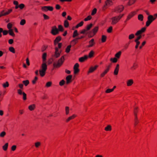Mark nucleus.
Returning a JSON list of instances; mask_svg holds the SVG:
<instances>
[{"label":"nucleus","instance_id":"nucleus-1","mask_svg":"<svg viewBox=\"0 0 157 157\" xmlns=\"http://www.w3.org/2000/svg\"><path fill=\"white\" fill-rule=\"evenodd\" d=\"M47 54L44 53L42 56L43 63L41 65V69H40V76L42 77L44 76L45 74V71L47 69V65L45 61H46Z\"/></svg>","mask_w":157,"mask_h":157},{"label":"nucleus","instance_id":"nucleus-2","mask_svg":"<svg viewBox=\"0 0 157 157\" xmlns=\"http://www.w3.org/2000/svg\"><path fill=\"white\" fill-rule=\"evenodd\" d=\"M64 60V57L62 56L59 59L57 63H54L53 66L55 67H60L63 63Z\"/></svg>","mask_w":157,"mask_h":157},{"label":"nucleus","instance_id":"nucleus-3","mask_svg":"<svg viewBox=\"0 0 157 157\" xmlns=\"http://www.w3.org/2000/svg\"><path fill=\"white\" fill-rule=\"evenodd\" d=\"M51 33L52 35H55L59 33V30L57 28L56 26H54L52 27V29Z\"/></svg>","mask_w":157,"mask_h":157},{"label":"nucleus","instance_id":"nucleus-4","mask_svg":"<svg viewBox=\"0 0 157 157\" xmlns=\"http://www.w3.org/2000/svg\"><path fill=\"white\" fill-rule=\"evenodd\" d=\"M152 18V15H149L147 17V20L146 24V26L147 27L153 21Z\"/></svg>","mask_w":157,"mask_h":157},{"label":"nucleus","instance_id":"nucleus-5","mask_svg":"<svg viewBox=\"0 0 157 157\" xmlns=\"http://www.w3.org/2000/svg\"><path fill=\"white\" fill-rule=\"evenodd\" d=\"M146 28L145 27L142 28L140 30H138L136 33L135 35L136 36H138L141 34L143 33H144L146 30Z\"/></svg>","mask_w":157,"mask_h":157},{"label":"nucleus","instance_id":"nucleus-6","mask_svg":"<svg viewBox=\"0 0 157 157\" xmlns=\"http://www.w3.org/2000/svg\"><path fill=\"white\" fill-rule=\"evenodd\" d=\"M124 9V7L122 5H120L117 7L115 10V11L117 13L121 12Z\"/></svg>","mask_w":157,"mask_h":157},{"label":"nucleus","instance_id":"nucleus-7","mask_svg":"<svg viewBox=\"0 0 157 157\" xmlns=\"http://www.w3.org/2000/svg\"><path fill=\"white\" fill-rule=\"evenodd\" d=\"M78 67H79V64L78 63H76L74 65V74H76L78 73L79 72V70L78 69Z\"/></svg>","mask_w":157,"mask_h":157},{"label":"nucleus","instance_id":"nucleus-8","mask_svg":"<svg viewBox=\"0 0 157 157\" xmlns=\"http://www.w3.org/2000/svg\"><path fill=\"white\" fill-rule=\"evenodd\" d=\"M60 52H59L58 49L56 47L55 48V52L54 55V57L57 58L59 57L60 55Z\"/></svg>","mask_w":157,"mask_h":157},{"label":"nucleus","instance_id":"nucleus-9","mask_svg":"<svg viewBox=\"0 0 157 157\" xmlns=\"http://www.w3.org/2000/svg\"><path fill=\"white\" fill-rule=\"evenodd\" d=\"M111 20H112V24L113 25L116 24L119 21L117 17H112Z\"/></svg>","mask_w":157,"mask_h":157},{"label":"nucleus","instance_id":"nucleus-10","mask_svg":"<svg viewBox=\"0 0 157 157\" xmlns=\"http://www.w3.org/2000/svg\"><path fill=\"white\" fill-rule=\"evenodd\" d=\"M119 65L118 64L116 65L114 71V75H116L118 74L119 70Z\"/></svg>","mask_w":157,"mask_h":157},{"label":"nucleus","instance_id":"nucleus-11","mask_svg":"<svg viewBox=\"0 0 157 157\" xmlns=\"http://www.w3.org/2000/svg\"><path fill=\"white\" fill-rule=\"evenodd\" d=\"M88 58V56L87 55H85L83 57L80 58L79 59V61L80 62H82L85 60L87 59Z\"/></svg>","mask_w":157,"mask_h":157},{"label":"nucleus","instance_id":"nucleus-12","mask_svg":"<svg viewBox=\"0 0 157 157\" xmlns=\"http://www.w3.org/2000/svg\"><path fill=\"white\" fill-rule=\"evenodd\" d=\"M98 67V65H95L94 67H91L89 71L88 72V73H92L93 72L94 70H95L96 68Z\"/></svg>","mask_w":157,"mask_h":157},{"label":"nucleus","instance_id":"nucleus-13","mask_svg":"<svg viewBox=\"0 0 157 157\" xmlns=\"http://www.w3.org/2000/svg\"><path fill=\"white\" fill-rule=\"evenodd\" d=\"M72 77V76L71 75H68L66 77V79L67 84H68L71 82Z\"/></svg>","mask_w":157,"mask_h":157},{"label":"nucleus","instance_id":"nucleus-14","mask_svg":"<svg viewBox=\"0 0 157 157\" xmlns=\"http://www.w3.org/2000/svg\"><path fill=\"white\" fill-rule=\"evenodd\" d=\"M61 37L60 36H58L56 37L54 41V44L55 45H56L61 40Z\"/></svg>","mask_w":157,"mask_h":157},{"label":"nucleus","instance_id":"nucleus-15","mask_svg":"<svg viewBox=\"0 0 157 157\" xmlns=\"http://www.w3.org/2000/svg\"><path fill=\"white\" fill-rule=\"evenodd\" d=\"M76 117L75 115L73 114L72 116L69 117L66 120V121L67 122H68L70 120L74 119Z\"/></svg>","mask_w":157,"mask_h":157},{"label":"nucleus","instance_id":"nucleus-16","mask_svg":"<svg viewBox=\"0 0 157 157\" xmlns=\"http://www.w3.org/2000/svg\"><path fill=\"white\" fill-rule=\"evenodd\" d=\"M89 45H88V47H92L94 44V40L93 39H92L89 42Z\"/></svg>","mask_w":157,"mask_h":157},{"label":"nucleus","instance_id":"nucleus-17","mask_svg":"<svg viewBox=\"0 0 157 157\" xmlns=\"http://www.w3.org/2000/svg\"><path fill=\"white\" fill-rule=\"evenodd\" d=\"M112 4V0H106L105 2V6L111 5Z\"/></svg>","mask_w":157,"mask_h":157},{"label":"nucleus","instance_id":"nucleus-18","mask_svg":"<svg viewBox=\"0 0 157 157\" xmlns=\"http://www.w3.org/2000/svg\"><path fill=\"white\" fill-rule=\"evenodd\" d=\"M8 146V143H6L2 147L3 150L4 151L7 150Z\"/></svg>","mask_w":157,"mask_h":157},{"label":"nucleus","instance_id":"nucleus-19","mask_svg":"<svg viewBox=\"0 0 157 157\" xmlns=\"http://www.w3.org/2000/svg\"><path fill=\"white\" fill-rule=\"evenodd\" d=\"M35 107V105L33 104V105H30L29 106L28 108L30 110L32 111L34 109Z\"/></svg>","mask_w":157,"mask_h":157},{"label":"nucleus","instance_id":"nucleus-20","mask_svg":"<svg viewBox=\"0 0 157 157\" xmlns=\"http://www.w3.org/2000/svg\"><path fill=\"white\" fill-rule=\"evenodd\" d=\"M121 53V51H119L117 53H116L115 55V58H116L117 59L119 58Z\"/></svg>","mask_w":157,"mask_h":157},{"label":"nucleus","instance_id":"nucleus-21","mask_svg":"<svg viewBox=\"0 0 157 157\" xmlns=\"http://www.w3.org/2000/svg\"><path fill=\"white\" fill-rule=\"evenodd\" d=\"M134 12H132L130 14H129L128 16L127 20H129L134 15Z\"/></svg>","mask_w":157,"mask_h":157},{"label":"nucleus","instance_id":"nucleus-22","mask_svg":"<svg viewBox=\"0 0 157 157\" xmlns=\"http://www.w3.org/2000/svg\"><path fill=\"white\" fill-rule=\"evenodd\" d=\"M133 83V81L132 80L130 79L127 82V85L128 86H130L131 85L132 83Z\"/></svg>","mask_w":157,"mask_h":157},{"label":"nucleus","instance_id":"nucleus-23","mask_svg":"<svg viewBox=\"0 0 157 157\" xmlns=\"http://www.w3.org/2000/svg\"><path fill=\"white\" fill-rule=\"evenodd\" d=\"M78 33L77 30H75L73 32L72 37L73 38H75L76 36H78Z\"/></svg>","mask_w":157,"mask_h":157},{"label":"nucleus","instance_id":"nucleus-24","mask_svg":"<svg viewBox=\"0 0 157 157\" xmlns=\"http://www.w3.org/2000/svg\"><path fill=\"white\" fill-rule=\"evenodd\" d=\"M143 16L142 14H140L138 15V18L139 20L142 21L143 20Z\"/></svg>","mask_w":157,"mask_h":157},{"label":"nucleus","instance_id":"nucleus-25","mask_svg":"<svg viewBox=\"0 0 157 157\" xmlns=\"http://www.w3.org/2000/svg\"><path fill=\"white\" fill-rule=\"evenodd\" d=\"M105 130L106 131H111V126L110 125H108L105 128Z\"/></svg>","mask_w":157,"mask_h":157},{"label":"nucleus","instance_id":"nucleus-26","mask_svg":"<svg viewBox=\"0 0 157 157\" xmlns=\"http://www.w3.org/2000/svg\"><path fill=\"white\" fill-rule=\"evenodd\" d=\"M110 61L112 62L113 63H115L117 61V59L116 58H111L110 59Z\"/></svg>","mask_w":157,"mask_h":157},{"label":"nucleus","instance_id":"nucleus-27","mask_svg":"<svg viewBox=\"0 0 157 157\" xmlns=\"http://www.w3.org/2000/svg\"><path fill=\"white\" fill-rule=\"evenodd\" d=\"M25 20L24 19H23L21 20L20 24L21 25H23L25 24Z\"/></svg>","mask_w":157,"mask_h":157},{"label":"nucleus","instance_id":"nucleus-28","mask_svg":"<svg viewBox=\"0 0 157 157\" xmlns=\"http://www.w3.org/2000/svg\"><path fill=\"white\" fill-rule=\"evenodd\" d=\"M98 27L97 26L95 27L93 30L92 31L94 34H95V33L97 32L98 29Z\"/></svg>","mask_w":157,"mask_h":157},{"label":"nucleus","instance_id":"nucleus-29","mask_svg":"<svg viewBox=\"0 0 157 157\" xmlns=\"http://www.w3.org/2000/svg\"><path fill=\"white\" fill-rule=\"evenodd\" d=\"M8 32L10 35L13 36H15V34L14 33L12 29H10L9 30Z\"/></svg>","mask_w":157,"mask_h":157},{"label":"nucleus","instance_id":"nucleus-30","mask_svg":"<svg viewBox=\"0 0 157 157\" xmlns=\"http://www.w3.org/2000/svg\"><path fill=\"white\" fill-rule=\"evenodd\" d=\"M93 26V24L92 23H90L89 25H88L86 27V29L87 31L89 30L90 28L92 27Z\"/></svg>","mask_w":157,"mask_h":157},{"label":"nucleus","instance_id":"nucleus-31","mask_svg":"<svg viewBox=\"0 0 157 157\" xmlns=\"http://www.w3.org/2000/svg\"><path fill=\"white\" fill-rule=\"evenodd\" d=\"M135 2V0H132L131 1H129L128 2L127 5L128 6H130L131 5L133 4Z\"/></svg>","mask_w":157,"mask_h":157},{"label":"nucleus","instance_id":"nucleus-32","mask_svg":"<svg viewBox=\"0 0 157 157\" xmlns=\"http://www.w3.org/2000/svg\"><path fill=\"white\" fill-rule=\"evenodd\" d=\"M71 45H69L67 47V48L66 49V50H65V52L67 53L69 52H70V48H71Z\"/></svg>","mask_w":157,"mask_h":157},{"label":"nucleus","instance_id":"nucleus-33","mask_svg":"<svg viewBox=\"0 0 157 157\" xmlns=\"http://www.w3.org/2000/svg\"><path fill=\"white\" fill-rule=\"evenodd\" d=\"M9 50L10 52L13 53H15V49L13 47H9Z\"/></svg>","mask_w":157,"mask_h":157},{"label":"nucleus","instance_id":"nucleus-34","mask_svg":"<svg viewBox=\"0 0 157 157\" xmlns=\"http://www.w3.org/2000/svg\"><path fill=\"white\" fill-rule=\"evenodd\" d=\"M87 31V30H86V29H82L80 32V33L81 34H86V35H87V33H86V32Z\"/></svg>","mask_w":157,"mask_h":157},{"label":"nucleus","instance_id":"nucleus-35","mask_svg":"<svg viewBox=\"0 0 157 157\" xmlns=\"http://www.w3.org/2000/svg\"><path fill=\"white\" fill-rule=\"evenodd\" d=\"M58 29L59 31L62 32L63 31V26L61 25H59L58 26Z\"/></svg>","mask_w":157,"mask_h":157},{"label":"nucleus","instance_id":"nucleus-36","mask_svg":"<svg viewBox=\"0 0 157 157\" xmlns=\"http://www.w3.org/2000/svg\"><path fill=\"white\" fill-rule=\"evenodd\" d=\"M22 83L24 84V85L26 86H27L29 83V81L28 80L23 81H22Z\"/></svg>","mask_w":157,"mask_h":157},{"label":"nucleus","instance_id":"nucleus-37","mask_svg":"<svg viewBox=\"0 0 157 157\" xmlns=\"http://www.w3.org/2000/svg\"><path fill=\"white\" fill-rule=\"evenodd\" d=\"M9 84L7 82H6L5 83H4L2 84V86L4 88H6L8 87Z\"/></svg>","mask_w":157,"mask_h":157},{"label":"nucleus","instance_id":"nucleus-38","mask_svg":"<svg viewBox=\"0 0 157 157\" xmlns=\"http://www.w3.org/2000/svg\"><path fill=\"white\" fill-rule=\"evenodd\" d=\"M64 25L65 27L67 28L68 26L69 23L67 20H66L64 21Z\"/></svg>","mask_w":157,"mask_h":157},{"label":"nucleus","instance_id":"nucleus-39","mask_svg":"<svg viewBox=\"0 0 157 157\" xmlns=\"http://www.w3.org/2000/svg\"><path fill=\"white\" fill-rule=\"evenodd\" d=\"M38 79V78L37 77L35 76L34 79L32 80V83L33 84H35L36 83V81H37Z\"/></svg>","mask_w":157,"mask_h":157},{"label":"nucleus","instance_id":"nucleus-40","mask_svg":"<svg viewBox=\"0 0 157 157\" xmlns=\"http://www.w3.org/2000/svg\"><path fill=\"white\" fill-rule=\"evenodd\" d=\"M69 108L67 106L65 107V113L66 115H67L69 113Z\"/></svg>","mask_w":157,"mask_h":157},{"label":"nucleus","instance_id":"nucleus-41","mask_svg":"<svg viewBox=\"0 0 157 157\" xmlns=\"http://www.w3.org/2000/svg\"><path fill=\"white\" fill-rule=\"evenodd\" d=\"M106 37L105 36L102 35L101 37V41L102 42H105L106 40Z\"/></svg>","mask_w":157,"mask_h":157},{"label":"nucleus","instance_id":"nucleus-42","mask_svg":"<svg viewBox=\"0 0 157 157\" xmlns=\"http://www.w3.org/2000/svg\"><path fill=\"white\" fill-rule=\"evenodd\" d=\"M91 18L92 17L90 15H89L87 17L84 19V21H87L88 20H90Z\"/></svg>","mask_w":157,"mask_h":157},{"label":"nucleus","instance_id":"nucleus-43","mask_svg":"<svg viewBox=\"0 0 157 157\" xmlns=\"http://www.w3.org/2000/svg\"><path fill=\"white\" fill-rule=\"evenodd\" d=\"M94 52L93 51H91L89 54L88 57L90 58H91L93 56Z\"/></svg>","mask_w":157,"mask_h":157},{"label":"nucleus","instance_id":"nucleus-44","mask_svg":"<svg viewBox=\"0 0 157 157\" xmlns=\"http://www.w3.org/2000/svg\"><path fill=\"white\" fill-rule=\"evenodd\" d=\"M137 36L135 40L134 41H139V40L142 37V36L141 35V34Z\"/></svg>","mask_w":157,"mask_h":157},{"label":"nucleus","instance_id":"nucleus-45","mask_svg":"<svg viewBox=\"0 0 157 157\" xmlns=\"http://www.w3.org/2000/svg\"><path fill=\"white\" fill-rule=\"evenodd\" d=\"M135 37V36L133 34H131L128 36V39L129 40H131L133 38Z\"/></svg>","mask_w":157,"mask_h":157},{"label":"nucleus","instance_id":"nucleus-46","mask_svg":"<svg viewBox=\"0 0 157 157\" xmlns=\"http://www.w3.org/2000/svg\"><path fill=\"white\" fill-rule=\"evenodd\" d=\"M6 134V133L5 132H2L0 133V137H3L5 136Z\"/></svg>","mask_w":157,"mask_h":157},{"label":"nucleus","instance_id":"nucleus-47","mask_svg":"<svg viewBox=\"0 0 157 157\" xmlns=\"http://www.w3.org/2000/svg\"><path fill=\"white\" fill-rule=\"evenodd\" d=\"M97 12V9L96 8H94L92 11V12L91 13V15H94Z\"/></svg>","mask_w":157,"mask_h":157},{"label":"nucleus","instance_id":"nucleus-48","mask_svg":"<svg viewBox=\"0 0 157 157\" xmlns=\"http://www.w3.org/2000/svg\"><path fill=\"white\" fill-rule=\"evenodd\" d=\"M41 9L43 11L46 12L48 11L47 6H43L41 7Z\"/></svg>","mask_w":157,"mask_h":157},{"label":"nucleus","instance_id":"nucleus-49","mask_svg":"<svg viewBox=\"0 0 157 157\" xmlns=\"http://www.w3.org/2000/svg\"><path fill=\"white\" fill-rule=\"evenodd\" d=\"M4 16H5V10H3L0 12V17Z\"/></svg>","mask_w":157,"mask_h":157},{"label":"nucleus","instance_id":"nucleus-50","mask_svg":"<svg viewBox=\"0 0 157 157\" xmlns=\"http://www.w3.org/2000/svg\"><path fill=\"white\" fill-rule=\"evenodd\" d=\"M23 95V99L24 100H25L26 99V94L24 92L22 93Z\"/></svg>","mask_w":157,"mask_h":157},{"label":"nucleus","instance_id":"nucleus-51","mask_svg":"<svg viewBox=\"0 0 157 157\" xmlns=\"http://www.w3.org/2000/svg\"><path fill=\"white\" fill-rule=\"evenodd\" d=\"M135 42L136 43V44L135 48L136 49H137L139 45L140 44V42L139 41H135Z\"/></svg>","mask_w":157,"mask_h":157},{"label":"nucleus","instance_id":"nucleus-52","mask_svg":"<svg viewBox=\"0 0 157 157\" xmlns=\"http://www.w3.org/2000/svg\"><path fill=\"white\" fill-rule=\"evenodd\" d=\"M84 37V36H82L80 37H78L76 38L75 39H74L73 40V41H75L76 40H78L82 39Z\"/></svg>","mask_w":157,"mask_h":157},{"label":"nucleus","instance_id":"nucleus-53","mask_svg":"<svg viewBox=\"0 0 157 157\" xmlns=\"http://www.w3.org/2000/svg\"><path fill=\"white\" fill-rule=\"evenodd\" d=\"M48 11H52L53 9V8L51 6H47Z\"/></svg>","mask_w":157,"mask_h":157},{"label":"nucleus","instance_id":"nucleus-54","mask_svg":"<svg viewBox=\"0 0 157 157\" xmlns=\"http://www.w3.org/2000/svg\"><path fill=\"white\" fill-rule=\"evenodd\" d=\"M52 84V83L51 82H48L46 83V86L47 87H49L51 86Z\"/></svg>","mask_w":157,"mask_h":157},{"label":"nucleus","instance_id":"nucleus-55","mask_svg":"<svg viewBox=\"0 0 157 157\" xmlns=\"http://www.w3.org/2000/svg\"><path fill=\"white\" fill-rule=\"evenodd\" d=\"M19 7L21 10H22L25 7V5L23 4H21L19 5Z\"/></svg>","mask_w":157,"mask_h":157},{"label":"nucleus","instance_id":"nucleus-56","mask_svg":"<svg viewBox=\"0 0 157 157\" xmlns=\"http://www.w3.org/2000/svg\"><path fill=\"white\" fill-rule=\"evenodd\" d=\"M12 11V9H9L8 11L6 12H5V16L10 14Z\"/></svg>","mask_w":157,"mask_h":157},{"label":"nucleus","instance_id":"nucleus-57","mask_svg":"<svg viewBox=\"0 0 157 157\" xmlns=\"http://www.w3.org/2000/svg\"><path fill=\"white\" fill-rule=\"evenodd\" d=\"M12 11V9H9L8 11L6 12H5V16L10 14Z\"/></svg>","mask_w":157,"mask_h":157},{"label":"nucleus","instance_id":"nucleus-58","mask_svg":"<svg viewBox=\"0 0 157 157\" xmlns=\"http://www.w3.org/2000/svg\"><path fill=\"white\" fill-rule=\"evenodd\" d=\"M113 90V89H107L105 91L106 93H109Z\"/></svg>","mask_w":157,"mask_h":157},{"label":"nucleus","instance_id":"nucleus-59","mask_svg":"<svg viewBox=\"0 0 157 157\" xmlns=\"http://www.w3.org/2000/svg\"><path fill=\"white\" fill-rule=\"evenodd\" d=\"M112 27L110 26L107 30V32L108 33H110L112 32Z\"/></svg>","mask_w":157,"mask_h":157},{"label":"nucleus","instance_id":"nucleus-60","mask_svg":"<svg viewBox=\"0 0 157 157\" xmlns=\"http://www.w3.org/2000/svg\"><path fill=\"white\" fill-rule=\"evenodd\" d=\"M12 27V24L10 23H8L7 25V28L8 29H11V28Z\"/></svg>","mask_w":157,"mask_h":157},{"label":"nucleus","instance_id":"nucleus-61","mask_svg":"<svg viewBox=\"0 0 157 157\" xmlns=\"http://www.w3.org/2000/svg\"><path fill=\"white\" fill-rule=\"evenodd\" d=\"M16 148V146L15 145L12 146L11 147V150L12 151H14Z\"/></svg>","mask_w":157,"mask_h":157},{"label":"nucleus","instance_id":"nucleus-62","mask_svg":"<svg viewBox=\"0 0 157 157\" xmlns=\"http://www.w3.org/2000/svg\"><path fill=\"white\" fill-rule=\"evenodd\" d=\"M43 16L45 20H47L49 19V17L44 14H43Z\"/></svg>","mask_w":157,"mask_h":157},{"label":"nucleus","instance_id":"nucleus-63","mask_svg":"<svg viewBox=\"0 0 157 157\" xmlns=\"http://www.w3.org/2000/svg\"><path fill=\"white\" fill-rule=\"evenodd\" d=\"M65 83V81L63 80H62L59 83L60 86H62L64 85Z\"/></svg>","mask_w":157,"mask_h":157},{"label":"nucleus","instance_id":"nucleus-64","mask_svg":"<svg viewBox=\"0 0 157 157\" xmlns=\"http://www.w3.org/2000/svg\"><path fill=\"white\" fill-rule=\"evenodd\" d=\"M107 72L105 70L101 74V77H103Z\"/></svg>","mask_w":157,"mask_h":157}]
</instances>
